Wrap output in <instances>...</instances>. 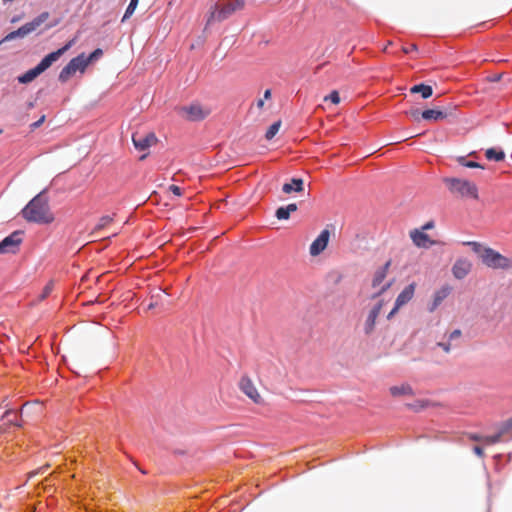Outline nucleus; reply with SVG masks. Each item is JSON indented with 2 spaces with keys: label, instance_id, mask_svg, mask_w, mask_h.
Masks as SVG:
<instances>
[{
  "label": "nucleus",
  "instance_id": "obj_7",
  "mask_svg": "<svg viewBox=\"0 0 512 512\" xmlns=\"http://www.w3.org/2000/svg\"><path fill=\"white\" fill-rule=\"evenodd\" d=\"M211 112L212 110L208 105L197 101L181 108L182 116L189 121H201L209 116Z\"/></svg>",
  "mask_w": 512,
  "mask_h": 512
},
{
  "label": "nucleus",
  "instance_id": "obj_27",
  "mask_svg": "<svg viewBox=\"0 0 512 512\" xmlns=\"http://www.w3.org/2000/svg\"><path fill=\"white\" fill-rule=\"evenodd\" d=\"M458 162L464 166V167H467V168H484L481 164H479L478 162H475V161H468L466 160L464 157H459L458 158Z\"/></svg>",
  "mask_w": 512,
  "mask_h": 512
},
{
  "label": "nucleus",
  "instance_id": "obj_5",
  "mask_svg": "<svg viewBox=\"0 0 512 512\" xmlns=\"http://www.w3.org/2000/svg\"><path fill=\"white\" fill-rule=\"evenodd\" d=\"M443 181L452 194L462 198L478 199V188L473 182L455 177H446Z\"/></svg>",
  "mask_w": 512,
  "mask_h": 512
},
{
  "label": "nucleus",
  "instance_id": "obj_18",
  "mask_svg": "<svg viewBox=\"0 0 512 512\" xmlns=\"http://www.w3.org/2000/svg\"><path fill=\"white\" fill-rule=\"evenodd\" d=\"M390 394L394 397L413 395L412 387L407 383L394 385L389 388Z\"/></svg>",
  "mask_w": 512,
  "mask_h": 512
},
{
  "label": "nucleus",
  "instance_id": "obj_14",
  "mask_svg": "<svg viewBox=\"0 0 512 512\" xmlns=\"http://www.w3.org/2000/svg\"><path fill=\"white\" fill-rule=\"evenodd\" d=\"M471 269L472 263L469 260L459 258L452 266V274L456 279L462 280L471 272Z\"/></svg>",
  "mask_w": 512,
  "mask_h": 512
},
{
  "label": "nucleus",
  "instance_id": "obj_3",
  "mask_svg": "<svg viewBox=\"0 0 512 512\" xmlns=\"http://www.w3.org/2000/svg\"><path fill=\"white\" fill-rule=\"evenodd\" d=\"M75 42L76 39L73 38L68 41L62 48L46 55L36 67L20 75L18 77V82L22 84L32 82L41 73L46 71L54 62H56L67 50H69L75 44Z\"/></svg>",
  "mask_w": 512,
  "mask_h": 512
},
{
  "label": "nucleus",
  "instance_id": "obj_30",
  "mask_svg": "<svg viewBox=\"0 0 512 512\" xmlns=\"http://www.w3.org/2000/svg\"><path fill=\"white\" fill-rule=\"evenodd\" d=\"M103 54V51L101 49L94 50L88 57H86L87 64L89 65L94 60L99 59Z\"/></svg>",
  "mask_w": 512,
  "mask_h": 512
},
{
  "label": "nucleus",
  "instance_id": "obj_21",
  "mask_svg": "<svg viewBox=\"0 0 512 512\" xmlns=\"http://www.w3.org/2000/svg\"><path fill=\"white\" fill-rule=\"evenodd\" d=\"M410 92L413 94L421 93V96L423 99H427V98L431 97L433 94L432 87L429 85H425V84L414 85L413 87H411Z\"/></svg>",
  "mask_w": 512,
  "mask_h": 512
},
{
  "label": "nucleus",
  "instance_id": "obj_33",
  "mask_svg": "<svg viewBox=\"0 0 512 512\" xmlns=\"http://www.w3.org/2000/svg\"><path fill=\"white\" fill-rule=\"evenodd\" d=\"M461 334H462L461 330L455 329L451 333H449L448 340L451 341V342L459 340L460 337H461Z\"/></svg>",
  "mask_w": 512,
  "mask_h": 512
},
{
  "label": "nucleus",
  "instance_id": "obj_22",
  "mask_svg": "<svg viewBox=\"0 0 512 512\" xmlns=\"http://www.w3.org/2000/svg\"><path fill=\"white\" fill-rule=\"evenodd\" d=\"M421 116L425 120H434V121L441 120L446 117L444 112H442L440 110H435V109L424 110L422 112Z\"/></svg>",
  "mask_w": 512,
  "mask_h": 512
},
{
  "label": "nucleus",
  "instance_id": "obj_16",
  "mask_svg": "<svg viewBox=\"0 0 512 512\" xmlns=\"http://www.w3.org/2000/svg\"><path fill=\"white\" fill-rule=\"evenodd\" d=\"M410 238L413 244L418 248H429L436 244L429 236L420 229H413L410 231Z\"/></svg>",
  "mask_w": 512,
  "mask_h": 512
},
{
  "label": "nucleus",
  "instance_id": "obj_12",
  "mask_svg": "<svg viewBox=\"0 0 512 512\" xmlns=\"http://www.w3.org/2000/svg\"><path fill=\"white\" fill-rule=\"evenodd\" d=\"M22 242L21 232L15 231L0 242V254L14 253Z\"/></svg>",
  "mask_w": 512,
  "mask_h": 512
},
{
  "label": "nucleus",
  "instance_id": "obj_17",
  "mask_svg": "<svg viewBox=\"0 0 512 512\" xmlns=\"http://www.w3.org/2000/svg\"><path fill=\"white\" fill-rule=\"evenodd\" d=\"M451 287L449 285H443L441 288L436 290L432 296V301L429 306V311H435L438 306L449 296L451 293Z\"/></svg>",
  "mask_w": 512,
  "mask_h": 512
},
{
  "label": "nucleus",
  "instance_id": "obj_19",
  "mask_svg": "<svg viewBox=\"0 0 512 512\" xmlns=\"http://www.w3.org/2000/svg\"><path fill=\"white\" fill-rule=\"evenodd\" d=\"M510 429H512V426L509 425V421H508L498 433L491 435V436H483L482 444L492 445V444L500 442L502 440L503 435Z\"/></svg>",
  "mask_w": 512,
  "mask_h": 512
},
{
  "label": "nucleus",
  "instance_id": "obj_32",
  "mask_svg": "<svg viewBox=\"0 0 512 512\" xmlns=\"http://www.w3.org/2000/svg\"><path fill=\"white\" fill-rule=\"evenodd\" d=\"M324 100H330L333 104H338L340 102V97L337 91H332L330 95L324 98Z\"/></svg>",
  "mask_w": 512,
  "mask_h": 512
},
{
  "label": "nucleus",
  "instance_id": "obj_36",
  "mask_svg": "<svg viewBox=\"0 0 512 512\" xmlns=\"http://www.w3.org/2000/svg\"><path fill=\"white\" fill-rule=\"evenodd\" d=\"M44 121H45V116H42L39 120H37L36 122L31 124V128L36 129V128L40 127Z\"/></svg>",
  "mask_w": 512,
  "mask_h": 512
},
{
  "label": "nucleus",
  "instance_id": "obj_40",
  "mask_svg": "<svg viewBox=\"0 0 512 512\" xmlns=\"http://www.w3.org/2000/svg\"><path fill=\"white\" fill-rule=\"evenodd\" d=\"M470 438L474 441H478V442H481L483 443V436H480V435H477V434H472L470 436Z\"/></svg>",
  "mask_w": 512,
  "mask_h": 512
},
{
  "label": "nucleus",
  "instance_id": "obj_47",
  "mask_svg": "<svg viewBox=\"0 0 512 512\" xmlns=\"http://www.w3.org/2000/svg\"><path fill=\"white\" fill-rule=\"evenodd\" d=\"M16 21H18V18H13L12 19V22H16Z\"/></svg>",
  "mask_w": 512,
  "mask_h": 512
},
{
  "label": "nucleus",
  "instance_id": "obj_35",
  "mask_svg": "<svg viewBox=\"0 0 512 512\" xmlns=\"http://www.w3.org/2000/svg\"><path fill=\"white\" fill-rule=\"evenodd\" d=\"M169 189L176 196H181L182 195V190H181V188L179 186L171 185Z\"/></svg>",
  "mask_w": 512,
  "mask_h": 512
},
{
  "label": "nucleus",
  "instance_id": "obj_1",
  "mask_svg": "<svg viewBox=\"0 0 512 512\" xmlns=\"http://www.w3.org/2000/svg\"><path fill=\"white\" fill-rule=\"evenodd\" d=\"M463 245L471 247L472 251L481 259L482 263L489 268L502 270L512 269V258L506 257L492 248L474 241L463 242Z\"/></svg>",
  "mask_w": 512,
  "mask_h": 512
},
{
  "label": "nucleus",
  "instance_id": "obj_42",
  "mask_svg": "<svg viewBox=\"0 0 512 512\" xmlns=\"http://www.w3.org/2000/svg\"><path fill=\"white\" fill-rule=\"evenodd\" d=\"M271 97V90L270 89H267L265 92H264V96H263V99L264 100H267Z\"/></svg>",
  "mask_w": 512,
  "mask_h": 512
},
{
  "label": "nucleus",
  "instance_id": "obj_10",
  "mask_svg": "<svg viewBox=\"0 0 512 512\" xmlns=\"http://www.w3.org/2000/svg\"><path fill=\"white\" fill-rule=\"evenodd\" d=\"M415 284L411 283L406 286L402 292L397 296L393 309L387 315V319L390 320L398 312V310L407 304L414 296Z\"/></svg>",
  "mask_w": 512,
  "mask_h": 512
},
{
  "label": "nucleus",
  "instance_id": "obj_37",
  "mask_svg": "<svg viewBox=\"0 0 512 512\" xmlns=\"http://www.w3.org/2000/svg\"><path fill=\"white\" fill-rule=\"evenodd\" d=\"M434 228V222L433 221H429L427 223H425L420 230H422L423 232H425L426 230H430Z\"/></svg>",
  "mask_w": 512,
  "mask_h": 512
},
{
  "label": "nucleus",
  "instance_id": "obj_28",
  "mask_svg": "<svg viewBox=\"0 0 512 512\" xmlns=\"http://www.w3.org/2000/svg\"><path fill=\"white\" fill-rule=\"evenodd\" d=\"M113 221V217L110 215H105L100 218L98 224L96 225L95 229L100 230L108 226Z\"/></svg>",
  "mask_w": 512,
  "mask_h": 512
},
{
  "label": "nucleus",
  "instance_id": "obj_2",
  "mask_svg": "<svg viewBox=\"0 0 512 512\" xmlns=\"http://www.w3.org/2000/svg\"><path fill=\"white\" fill-rule=\"evenodd\" d=\"M22 216L29 222L48 224L54 220L44 192L36 195L22 210Z\"/></svg>",
  "mask_w": 512,
  "mask_h": 512
},
{
  "label": "nucleus",
  "instance_id": "obj_39",
  "mask_svg": "<svg viewBox=\"0 0 512 512\" xmlns=\"http://www.w3.org/2000/svg\"><path fill=\"white\" fill-rule=\"evenodd\" d=\"M285 208L287 209V211L289 213H292V212L297 210V205L292 203V204H289V205L285 206Z\"/></svg>",
  "mask_w": 512,
  "mask_h": 512
},
{
  "label": "nucleus",
  "instance_id": "obj_31",
  "mask_svg": "<svg viewBox=\"0 0 512 512\" xmlns=\"http://www.w3.org/2000/svg\"><path fill=\"white\" fill-rule=\"evenodd\" d=\"M289 216H290V213L287 211V209L285 207H279L276 210V217L279 220H286L289 218Z\"/></svg>",
  "mask_w": 512,
  "mask_h": 512
},
{
  "label": "nucleus",
  "instance_id": "obj_38",
  "mask_svg": "<svg viewBox=\"0 0 512 512\" xmlns=\"http://www.w3.org/2000/svg\"><path fill=\"white\" fill-rule=\"evenodd\" d=\"M473 451L479 457H482L484 455L483 449L480 446H475L473 448Z\"/></svg>",
  "mask_w": 512,
  "mask_h": 512
},
{
  "label": "nucleus",
  "instance_id": "obj_41",
  "mask_svg": "<svg viewBox=\"0 0 512 512\" xmlns=\"http://www.w3.org/2000/svg\"><path fill=\"white\" fill-rule=\"evenodd\" d=\"M52 290V285L51 284H48L45 288H44V294H43V298L46 297Z\"/></svg>",
  "mask_w": 512,
  "mask_h": 512
},
{
  "label": "nucleus",
  "instance_id": "obj_29",
  "mask_svg": "<svg viewBox=\"0 0 512 512\" xmlns=\"http://www.w3.org/2000/svg\"><path fill=\"white\" fill-rule=\"evenodd\" d=\"M385 303H386L385 299L378 300L377 303H375V305L371 308V310L369 312L374 313V315H376L378 317L380 315V312H381L383 306L385 305Z\"/></svg>",
  "mask_w": 512,
  "mask_h": 512
},
{
  "label": "nucleus",
  "instance_id": "obj_20",
  "mask_svg": "<svg viewBox=\"0 0 512 512\" xmlns=\"http://www.w3.org/2000/svg\"><path fill=\"white\" fill-rule=\"evenodd\" d=\"M303 190V180L299 178H293L290 183H285L282 187V191L286 194L292 192H300Z\"/></svg>",
  "mask_w": 512,
  "mask_h": 512
},
{
  "label": "nucleus",
  "instance_id": "obj_8",
  "mask_svg": "<svg viewBox=\"0 0 512 512\" xmlns=\"http://www.w3.org/2000/svg\"><path fill=\"white\" fill-rule=\"evenodd\" d=\"M87 60L84 53L70 60V62L61 70L59 80L66 82L77 71L84 72L87 68Z\"/></svg>",
  "mask_w": 512,
  "mask_h": 512
},
{
  "label": "nucleus",
  "instance_id": "obj_13",
  "mask_svg": "<svg viewBox=\"0 0 512 512\" xmlns=\"http://www.w3.org/2000/svg\"><path fill=\"white\" fill-rule=\"evenodd\" d=\"M330 232L327 229L321 231L318 237L311 243L309 253L312 257L320 255L328 246Z\"/></svg>",
  "mask_w": 512,
  "mask_h": 512
},
{
  "label": "nucleus",
  "instance_id": "obj_49",
  "mask_svg": "<svg viewBox=\"0 0 512 512\" xmlns=\"http://www.w3.org/2000/svg\"><path fill=\"white\" fill-rule=\"evenodd\" d=\"M509 425H511V426H512V419H511V420H509Z\"/></svg>",
  "mask_w": 512,
  "mask_h": 512
},
{
  "label": "nucleus",
  "instance_id": "obj_46",
  "mask_svg": "<svg viewBox=\"0 0 512 512\" xmlns=\"http://www.w3.org/2000/svg\"><path fill=\"white\" fill-rule=\"evenodd\" d=\"M147 154H143L141 157H140V160H144L146 158Z\"/></svg>",
  "mask_w": 512,
  "mask_h": 512
},
{
  "label": "nucleus",
  "instance_id": "obj_11",
  "mask_svg": "<svg viewBox=\"0 0 512 512\" xmlns=\"http://www.w3.org/2000/svg\"><path fill=\"white\" fill-rule=\"evenodd\" d=\"M132 141H133L135 148L138 151H146L156 143L157 138H156L155 134L151 133V132H148V133L137 132L132 135Z\"/></svg>",
  "mask_w": 512,
  "mask_h": 512
},
{
  "label": "nucleus",
  "instance_id": "obj_24",
  "mask_svg": "<svg viewBox=\"0 0 512 512\" xmlns=\"http://www.w3.org/2000/svg\"><path fill=\"white\" fill-rule=\"evenodd\" d=\"M377 316L374 313H368L367 318L364 323V331L366 334H370L375 327Z\"/></svg>",
  "mask_w": 512,
  "mask_h": 512
},
{
  "label": "nucleus",
  "instance_id": "obj_48",
  "mask_svg": "<svg viewBox=\"0 0 512 512\" xmlns=\"http://www.w3.org/2000/svg\"><path fill=\"white\" fill-rule=\"evenodd\" d=\"M425 406L424 402L421 403L420 407L423 408Z\"/></svg>",
  "mask_w": 512,
  "mask_h": 512
},
{
  "label": "nucleus",
  "instance_id": "obj_23",
  "mask_svg": "<svg viewBox=\"0 0 512 512\" xmlns=\"http://www.w3.org/2000/svg\"><path fill=\"white\" fill-rule=\"evenodd\" d=\"M485 156L488 160L493 161H502L505 157V154L502 150H496L494 148L487 149L485 152Z\"/></svg>",
  "mask_w": 512,
  "mask_h": 512
},
{
  "label": "nucleus",
  "instance_id": "obj_6",
  "mask_svg": "<svg viewBox=\"0 0 512 512\" xmlns=\"http://www.w3.org/2000/svg\"><path fill=\"white\" fill-rule=\"evenodd\" d=\"M49 18L48 12H42L40 15L35 17L31 22H28L18 28L15 31H12L8 33L1 41L0 44L3 42L12 41L16 38H24L30 33L34 32L39 26H41L47 19Z\"/></svg>",
  "mask_w": 512,
  "mask_h": 512
},
{
  "label": "nucleus",
  "instance_id": "obj_45",
  "mask_svg": "<svg viewBox=\"0 0 512 512\" xmlns=\"http://www.w3.org/2000/svg\"><path fill=\"white\" fill-rule=\"evenodd\" d=\"M9 414H10V410H7V411L5 412V414L3 415V417H8V415H9Z\"/></svg>",
  "mask_w": 512,
  "mask_h": 512
},
{
  "label": "nucleus",
  "instance_id": "obj_15",
  "mask_svg": "<svg viewBox=\"0 0 512 512\" xmlns=\"http://www.w3.org/2000/svg\"><path fill=\"white\" fill-rule=\"evenodd\" d=\"M239 387L241 391L249 397L254 403L261 402V396L257 391V388L248 377H243L240 380Z\"/></svg>",
  "mask_w": 512,
  "mask_h": 512
},
{
  "label": "nucleus",
  "instance_id": "obj_43",
  "mask_svg": "<svg viewBox=\"0 0 512 512\" xmlns=\"http://www.w3.org/2000/svg\"><path fill=\"white\" fill-rule=\"evenodd\" d=\"M332 276L335 277V282H338L342 277L340 273H333Z\"/></svg>",
  "mask_w": 512,
  "mask_h": 512
},
{
  "label": "nucleus",
  "instance_id": "obj_4",
  "mask_svg": "<svg viewBox=\"0 0 512 512\" xmlns=\"http://www.w3.org/2000/svg\"><path fill=\"white\" fill-rule=\"evenodd\" d=\"M245 4V0H228L222 4L212 5L207 14L205 28H208L215 22L227 20L237 11L243 10Z\"/></svg>",
  "mask_w": 512,
  "mask_h": 512
},
{
  "label": "nucleus",
  "instance_id": "obj_34",
  "mask_svg": "<svg viewBox=\"0 0 512 512\" xmlns=\"http://www.w3.org/2000/svg\"><path fill=\"white\" fill-rule=\"evenodd\" d=\"M437 346L442 348L446 353H449L452 349V342L449 340H447V342H439Z\"/></svg>",
  "mask_w": 512,
  "mask_h": 512
},
{
  "label": "nucleus",
  "instance_id": "obj_25",
  "mask_svg": "<svg viewBox=\"0 0 512 512\" xmlns=\"http://www.w3.org/2000/svg\"><path fill=\"white\" fill-rule=\"evenodd\" d=\"M281 126V122L277 121L273 123L267 130L265 137L267 140H271L279 131Z\"/></svg>",
  "mask_w": 512,
  "mask_h": 512
},
{
  "label": "nucleus",
  "instance_id": "obj_26",
  "mask_svg": "<svg viewBox=\"0 0 512 512\" xmlns=\"http://www.w3.org/2000/svg\"><path fill=\"white\" fill-rule=\"evenodd\" d=\"M137 5H138V0H130V3H129V5L125 11V14L122 18L123 22L131 17V15L134 13Z\"/></svg>",
  "mask_w": 512,
  "mask_h": 512
},
{
  "label": "nucleus",
  "instance_id": "obj_44",
  "mask_svg": "<svg viewBox=\"0 0 512 512\" xmlns=\"http://www.w3.org/2000/svg\"><path fill=\"white\" fill-rule=\"evenodd\" d=\"M263 106H264V99H259L257 101V107L261 109Z\"/></svg>",
  "mask_w": 512,
  "mask_h": 512
},
{
  "label": "nucleus",
  "instance_id": "obj_9",
  "mask_svg": "<svg viewBox=\"0 0 512 512\" xmlns=\"http://www.w3.org/2000/svg\"><path fill=\"white\" fill-rule=\"evenodd\" d=\"M389 266L390 262H387L385 265H383L382 267L378 268L375 271L372 279V287L373 289H375V293L372 295V298L380 296L382 293H384L391 287V281L384 283Z\"/></svg>",
  "mask_w": 512,
  "mask_h": 512
}]
</instances>
